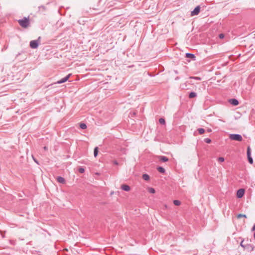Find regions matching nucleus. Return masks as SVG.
Here are the masks:
<instances>
[{
	"mask_svg": "<svg viewBox=\"0 0 255 255\" xmlns=\"http://www.w3.org/2000/svg\"><path fill=\"white\" fill-rule=\"evenodd\" d=\"M19 25L23 28H26L29 25V17H24L22 19H19L18 20Z\"/></svg>",
	"mask_w": 255,
	"mask_h": 255,
	"instance_id": "nucleus-1",
	"label": "nucleus"
},
{
	"mask_svg": "<svg viewBox=\"0 0 255 255\" xmlns=\"http://www.w3.org/2000/svg\"><path fill=\"white\" fill-rule=\"evenodd\" d=\"M71 75H72L71 74H68L66 76L62 78L60 80L58 81L56 83H53V84L48 85L47 86V87L49 88V89H50L54 88L53 86L56 84H62V83H64L66 82L69 79V78L70 77Z\"/></svg>",
	"mask_w": 255,
	"mask_h": 255,
	"instance_id": "nucleus-2",
	"label": "nucleus"
},
{
	"mask_svg": "<svg viewBox=\"0 0 255 255\" xmlns=\"http://www.w3.org/2000/svg\"><path fill=\"white\" fill-rule=\"evenodd\" d=\"M229 138L231 140L237 141H241L243 140V137L240 134L232 133L229 135Z\"/></svg>",
	"mask_w": 255,
	"mask_h": 255,
	"instance_id": "nucleus-3",
	"label": "nucleus"
},
{
	"mask_svg": "<svg viewBox=\"0 0 255 255\" xmlns=\"http://www.w3.org/2000/svg\"><path fill=\"white\" fill-rule=\"evenodd\" d=\"M40 39V37H39L38 39H37V40H31L30 42V44H29L30 47L32 49L37 48L39 45V41Z\"/></svg>",
	"mask_w": 255,
	"mask_h": 255,
	"instance_id": "nucleus-4",
	"label": "nucleus"
},
{
	"mask_svg": "<svg viewBox=\"0 0 255 255\" xmlns=\"http://www.w3.org/2000/svg\"><path fill=\"white\" fill-rule=\"evenodd\" d=\"M247 154L249 162L250 164H253V159L251 156V149L250 146H248L247 148Z\"/></svg>",
	"mask_w": 255,
	"mask_h": 255,
	"instance_id": "nucleus-5",
	"label": "nucleus"
},
{
	"mask_svg": "<svg viewBox=\"0 0 255 255\" xmlns=\"http://www.w3.org/2000/svg\"><path fill=\"white\" fill-rule=\"evenodd\" d=\"M201 9V7L200 5L196 6L195 8L191 12V15L194 16L198 15Z\"/></svg>",
	"mask_w": 255,
	"mask_h": 255,
	"instance_id": "nucleus-6",
	"label": "nucleus"
},
{
	"mask_svg": "<svg viewBox=\"0 0 255 255\" xmlns=\"http://www.w3.org/2000/svg\"><path fill=\"white\" fill-rule=\"evenodd\" d=\"M245 190L243 188L239 189L237 192V197L238 198H241L245 194Z\"/></svg>",
	"mask_w": 255,
	"mask_h": 255,
	"instance_id": "nucleus-7",
	"label": "nucleus"
},
{
	"mask_svg": "<svg viewBox=\"0 0 255 255\" xmlns=\"http://www.w3.org/2000/svg\"><path fill=\"white\" fill-rule=\"evenodd\" d=\"M229 102L230 104L232 105L233 106H238L239 104V102L238 100L236 99L233 98L230 99L229 100Z\"/></svg>",
	"mask_w": 255,
	"mask_h": 255,
	"instance_id": "nucleus-8",
	"label": "nucleus"
},
{
	"mask_svg": "<svg viewBox=\"0 0 255 255\" xmlns=\"http://www.w3.org/2000/svg\"><path fill=\"white\" fill-rule=\"evenodd\" d=\"M244 249L247 250L248 252H252L254 249V246L251 244H247L245 246Z\"/></svg>",
	"mask_w": 255,
	"mask_h": 255,
	"instance_id": "nucleus-9",
	"label": "nucleus"
},
{
	"mask_svg": "<svg viewBox=\"0 0 255 255\" xmlns=\"http://www.w3.org/2000/svg\"><path fill=\"white\" fill-rule=\"evenodd\" d=\"M185 57L191 59L193 60H196V56L194 54L190 53H186L185 54Z\"/></svg>",
	"mask_w": 255,
	"mask_h": 255,
	"instance_id": "nucleus-10",
	"label": "nucleus"
},
{
	"mask_svg": "<svg viewBox=\"0 0 255 255\" xmlns=\"http://www.w3.org/2000/svg\"><path fill=\"white\" fill-rule=\"evenodd\" d=\"M121 188L125 191H129L130 189L129 186L127 184H122Z\"/></svg>",
	"mask_w": 255,
	"mask_h": 255,
	"instance_id": "nucleus-11",
	"label": "nucleus"
},
{
	"mask_svg": "<svg viewBox=\"0 0 255 255\" xmlns=\"http://www.w3.org/2000/svg\"><path fill=\"white\" fill-rule=\"evenodd\" d=\"M56 180L58 183L61 184H64L66 182L65 179L63 177L60 176L57 177Z\"/></svg>",
	"mask_w": 255,
	"mask_h": 255,
	"instance_id": "nucleus-12",
	"label": "nucleus"
},
{
	"mask_svg": "<svg viewBox=\"0 0 255 255\" xmlns=\"http://www.w3.org/2000/svg\"><path fill=\"white\" fill-rule=\"evenodd\" d=\"M158 159L160 161L163 162H166L169 160L168 158L165 156H159Z\"/></svg>",
	"mask_w": 255,
	"mask_h": 255,
	"instance_id": "nucleus-13",
	"label": "nucleus"
},
{
	"mask_svg": "<svg viewBox=\"0 0 255 255\" xmlns=\"http://www.w3.org/2000/svg\"><path fill=\"white\" fill-rule=\"evenodd\" d=\"M156 169H157V171L161 173L164 174L165 172V170L163 167L158 166L156 168Z\"/></svg>",
	"mask_w": 255,
	"mask_h": 255,
	"instance_id": "nucleus-14",
	"label": "nucleus"
},
{
	"mask_svg": "<svg viewBox=\"0 0 255 255\" xmlns=\"http://www.w3.org/2000/svg\"><path fill=\"white\" fill-rule=\"evenodd\" d=\"M188 97L190 99L195 98L197 97V94L195 92H191L189 93Z\"/></svg>",
	"mask_w": 255,
	"mask_h": 255,
	"instance_id": "nucleus-15",
	"label": "nucleus"
},
{
	"mask_svg": "<svg viewBox=\"0 0 255 255\" xmlns=\"http://www.w3.org/2000/svg\"><path fill=\"white\" fill-rule=\"evenodd\" d=\"M142 178L145 181H148L150 179V177L147 174L144 173L142 175Z\"/></svg>",
	"mask_w": 255,
	"mask_h": 255,
	"instance_id": "nucleus-16",
	"label": "nucleus"
},
{
	"mask_svg": "<svg viewBox=\"0 0 255 255\" xmlns=\"http://www.w3.org/2000/svg\"><path fill=\"white\" fill-rule=\"evenodd\" d=\"M79 127L82 129H85L87 128V125L85 123H81L79 124Z\"/></svg>",
	"mask_w": 255,
	"mask_h": 255,
	"instance_id": "nucleus-17",
	"label": "nucleus"
},
{
	"mask_svg": "<svg viewBox=\"0 0 255 255\" xmlns=\"http://www.w3.org/2000/svg\"><path fill=\"white\" fill-rule=\"evenodd\" d=\"M99 149L98 147H95L94 149V155L96 157L98 155Z\"/></svg>",
	"mask_w": 255,
	"mask_h": 255,
	"instance_id": "nucleus-18",
	"label": "nucleus"
},
{
	"mask_svg": "<svg viewBox=\"0 0 255 255\" xmlns=\"http://www.w3.org/2000/svg\"><path fill=\"white\" fill-rule=\"evenodd\" d=\"M197 130L200 134H203L205 131V129L203 128H199L197 129Z\"/></svg>",
	"mask_w": 255,
	"mask_h": 255,
	"instance_id": "nucleus-19",
	"label": "nucleus"
},
{
	"mask_svg": "<svg viewBox=\"0 0 255 255\" xmlns=\"http://www.w3.org/2000/svg\"><path fill=\"white\" fill-rule=\"evenodd\" d=\"M173 204L175 206H179L181 204V202L179 200H174L173 201Z\"/></svg>",
	"mask_w": 255,
	"mask_h": 255,
	"instance_id": "nucleus-20",
	"label": "nucleus"
},
{
	"mask_svg": "<svg viewBox=\"0 0 255 255\" xmlns=\"http://www.w3.org/2000/svg\"><path fill=\"white\" fill-rule=\"evenodd\" d=\"M148 191L149 193H152V194H154L155 193V190L153 188H152V187L149 188L148 189Z\"/></svg>",
	"mask_w": 255,
	"mask_h": 255,
	"instance_id": "nucleus-21",
	"label": "nucleus"
},
{
	"mask_svg": "<svg viewBox=\"0 0 255 255\" xmlns=\"http://www.w3.org/2000/svg\"><path fill=\"white\" fill-rule=\"evenodd\" d=\"M159 122L161 125L165 124V121L164 119L162 118L159 119Z\"/></svg>",
	"mask_w": 255,
	"mask_h": 255,
	"instance_id": "nucleus-22",
	"label": "nucleus"
},
{
	"mask_svg": "<svg viewBox=\"0 0 255 255\" xmlns=\"http://www.w3.org/2000/svg\"><path fill=\"white\" fill-rule=\"evenodd\" d=\"M78 171L80 173H83L85 172V169L82 167H80L78 169Z\"/></svg>",
	"mask_w": 255,
	"mask_h": 255,
	"instance_id": "nucleus-23",
	"label": "nucleus"
},
{
	"mask_svg": "<svg viewBox=\"0 0 255 255\" xmlns=\"http://www.w3.org/2000/svg\"><path fill=\"white\" fill-rule=\"evenodd\" d=\"M204 141L207 143H210L212 142V140L210 138H206L204 139Z\"/></svg>",
	"mask_w": 255,
	"mask_h": 255,
	"instance_id": "nucleus-24",
	"label": "nucleus"
},
{
	"mask_svg": "<svg viewBox=\"0 0 255 255\" xmlns=\"http://www.w3.org/2000/svg\"><path fill=\"white\" fill-rule=\"evenodd\" d=\"M237 217L238 218H240L241 217L247 218V216L245 214H239Z\"/></svg>",
	"mask_w": 255,
	"mask_h": 255,
	"instance_id": "nucleus-25",
	"label": "nucleus"
},
{
	"mask_svg": "<svg viewBox=\"0 0 255 255\" xmlns=\"http://www.w3.org/2000/svg\"><path fill=\"white\" fill-rule=\"evenodd\" d=\"M218 161L220 162H223L225 161V159L223 157H220L218 158Z\"/></svg>",
	"mask_w": 255,
	"mask_h": 255,
	"instance_id": "nucleus-26",
	"label": "nucleus"
},
{
	"mask_svg": "<svg viewBox=\"0 0 255 255\" xmlns=\"http://www.w3.org/2000/svg\"><path fill=\"white\" fill-rule=\"evenodd\" d=\"M190 78L194 79H196V80H199V81L201 80V78L199 77H191Z\"/></svg>",
	"mask_w": 255,
	"mask_h": 255,
	"instance_id": "nucleus-27",
	"label": "nucleus"
},
{
	"mask_svg": "<svg viewBox=\"0 0 255 255\" xmlns=\"http://www.w3.org/2000/svg\"><path fill=\"white\" fill-rule=\"evenodd\" d=\"M219 37L221 39H222L224 37V34L223 33H221L219 35Z\"/></svg>",
	"mask_w": 255,
	"mask_h": 255,
	"instance_id": "nucleus-28",
	"label": "nucleus"
},
{
	"mask_svg": "<svg viewBox=\"0 0 255 255\" xmlns=\"http://www.w3.org/2000/svg\"><path fill=\"white\" fill-rule=\"evenodd\" d=\"M243 242H244V240H243L242 241V242H241V243H240V246L244 249V248H245V246L246 245H244L243 244Z\"/></svg>",
	"mask_w": 255,
	"mask_h": 255,
	"instance_id": "nucleus-29",
	"label": "nucleus"
},
{
	"mask_svg": "<svg viewBox=\"0 0 255 255\" xmlns=\"http://www.w3.org/2000/svg\"><path fill=\"white\" fill-rule=\"evenodd\" d=\"M113 164L116 165H119V163H118V162L117 160H114L113 161Z\"/></svg>",
	"mask_w": 255,
	"mask_h": 255,
	"instance_id": "nucleus-30",
	"label": "nucleus"
},
{
	"mask_svg": "<svg viewBox=\"0 0 255 255\" xmlns=\"http://www.w3.org/2000/svg\"><path fill=\"white\" fill-rule=\"evenodd\" d=\"M252 231L255 232V224L253 226V227L252 228Z\"/></svg>",
	"mask_w": 255,
	"mask_h": 255,
	"instance_id": "nucleus-31",
	"label": "nucleus"
},
{
	"mask_svg": "<svg viewBox=\"0 0 255 255\" xmlns=\"http://www.w3.org/2000/svg\"><path fill=\"white\" fill-rule=\"evenodd\" d=\"M207 131L208 132H211L212 131V129L211 128H208L207 129Z\"/></svg>",
	"mask_w": 255,
	"mask_h": 255,
	"instance_id": "nucleus-32",
	"label": "nucleus"
},
{
	"mask_svg": "<svg viewBox=\"0 0 255 255\" xmlns=\"http://www.w3.org/2000/svg\"><path fill=\"white\" fill-rule=\"evenodd\" d=\"M44 150H47V147L46 146H44Z\"/></svg>",
	"mask_w": 255,
	"mask_h": 255,
	"instance_id": "nucleus-33",
	"label": "nucleus"
},
{
	"mask_svg": "<svg viewBox=\"0 0 255 255\" xmlns=\"http://www.w3.org/2000/svg\"><path fill=\"white\" fill-rule=\"evenodd\" d=\"M20 54V53H18L16 55V57H18Z\"/></svg>",
	"mask_w": 255,
	"mask_h": 255,
	"instance_id": "nucleus-34",
	"label": "nucleus"
},
{
	"mask_svg": "<svg viewBox=\"0 0 255 255\" xmlns=\"http://www.w3.org/2000/svg\"><path fill=\"white\" fill-rule=\"evenodd\" d=\"M39 8H40V7H42L43 8H44V6H39Z\"/></svg>",
	"mask_w": 255,
	"mask_h": 255,
	"instance_id": "nucleus-35",
	"label": "nucleus"
},
{
	"mask_svg": "<svg viewBox=\"0 0 255 255\" xmlns=\"http://www.w3.org/2000/svg\"><path fill=\"white\" fill-rule=\"evenodd\" d=\"M34 161H35V162H36L37 163H38V162H37V160H35V159H34Z\"/></svg>",
	"mask_w": 255,
	"mask_h": 255,
	"instance_id": "nucleus-36",
	"label": "nucleus"
},
{
	"mask_svg": "<svg viewBox=\"0 0 255 255\" xmlns=\"http://www.w3.org/2000/svg\"><path fill=\"white\" fill-rule=\"evenodd\" d=\"M165 208H167V205H165Z\"/></svg>",
	"mask_w": 255,
	"mask_h": 255,
	"instance_id": "nucleus-37",
	"label": "nucleus"
},
{
	"mask_svg": "<svg viewBox=\"0 0 255 255\" xmlns=\"http://www.w3.org/2000/svg\"><path fill=\"white\" fill-rule=\"evenodd\" d=\"M175 79L176 80L178 79V77H177Z\"/></svg>",
	"mask_w": 255,
	"mask_h": 255,
	"instance_id": "nucleus-38",
	"label": "nucleus"
}]
</instances>
